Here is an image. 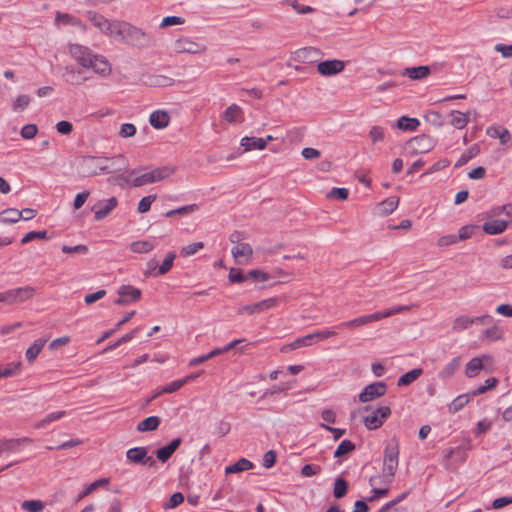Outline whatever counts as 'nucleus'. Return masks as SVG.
<instances>
[{"mask_svg": "<svg viewBox=\"0 0 512 512\" xmlns=\"http://www.w3.org/2000/svg\"><path fill=\"white\" fill-rule=\"evenodd\" d=\"M128 161L124 155L119 154L113 158L85 156L78 164V172L82 177H91L98 174H109L128 171Z\"/></svg>", "mask_w": 512, "mask_h": 512, "instance_id": "obj_1", "label": "nucleus"}, {"mask_svg": "<svg viewBox=\"0 0 512 512\" xmlns=\"http://www.w3.org/2000/svg\"><path fill=\"white\" fill-rule=\"evenodd\" d=\"M176 171L175 167L172 166H162L155 168L154 170L143 173L134 179H130L129 177H124L123 175H119L116 177L117 180H122L127 185L132 187H141L148 184H152L155 182L162 181L171 175H173Z\"/></svg>", "mask_w": 512, "mask_h": 512, "instance_id": "obj_2", "label": "nucleus"}, {"mask_svg": "<svg viewBox=\"0 0 512 512\" xmlns=\"http://www.w3.org/2000/svg\"><path fill=\"white\" fill-rule=\"evenodd\" d=\"M399 464V443L391 440L385 447L382 467V482L390 484L395 476Z\"/></svg>", "mask_w": 512, "mask_h": 512, "instance_id": "obj_3", "label": "nucleus"}, {"mask_svg": "<svg viewBox=\"0 0 512 512\" xmlns=\"http://www.w3.org/2000/svg\"><path fill=\"white\" fill-rule=\"evenodd\" d=\"M410 309H411V306H407V305L395 306V307L390 308V309H385L383 311H377V312H375L373 314L363 315V316L357 317V318H355L353 320L342 322V323H340L338 325V327L339 328L354 329V328H357V327H360V326L367 325V324L372 323V322L379 321V320H381L383 318H387V317H390L392 315L401 313L403 311H408Z\"/></svg>", "mask_w": 512, "mask_h": 512, "instance_id": "obj_4", "label": "nucleus"}, {"mask_svg": "<svg viewBox=\"0 0 512 512\" xmlns=\"http://www.w3.org/2000/svg\"><path fill=\"white\" fill-rule=\"evenodd\" d=\"M125 43L137 49H147L156 46L157 40L152 34L131 24Z\"/></svg>", "mask_w": 512, "mask_h": 512, "instance_id": "obj_5", "label": "nucleus"}, {"mask_svg": "<svg viewBox=\"0 0 512 512\" xmlns=\"http://www.w3.org/2000/svg\"><path fill=\"white\" fill-rule=\"evenodd\" d=\"M363 411L367 412L362 420L368 430L380 428L384 421L391 415V409L388 406H380L375 410H372L370 406H365Z\"/></svg>", "mask_w": 512, "mask_h": 512, "instance_id": "obj_6", "label": "nucleus"}, {"mask_svg": "<svg viewBox=\"0 0 512 512\" xmlns=\"http://www.w3.org/2000/svg\"><path fill=\"white\" fill-rule=\"evenodd\" d=\"M34 294L35 289L30 286L11 289L0 293V302L8 305L22 303L31 299Z\"/></svg>", "mask_w": 512, "mask_h": 512, "instance_id": "obj_7", "label": "nucleus"}, {"mask_svg": "<svg viewBox=\"0 0 512 512\" xmlns=\"http://www.w3.org/2000/svg\"><path fill=\"white\" fill-rule=\"evenodd\" d=\"M493 365V358L488 354H482L472 358L465 366L464 374L468 378H474L480 371Z\"/></svg>", "mask_w": 512, "mask_h": 512, "instance_id": "obj_8", "label": "nucleus"}, {"mask_svg": "<svg viewBox=\"0 0 512 512\" xmlns=\"http://www.w3.org/2000/svg\"><path fill=\"white\" fill-rule=\"evenodd\" d=\"M126 458L128 461L139 464V465H147L149 467H154L156 465V460L148 455L147 447L139 446L133 447L127 450Z\"/></svg>", "mask_w": 512, "mask_h": 512, "instance_id": "obj_9", "label": "nucleus"}, {"mask_svg": "<svg viewBox=\"0 0 512 512\" xmlns=\"http://www.w3.org/2000/svg\"><path fill=\"white\" fill-rule=\"evenodd\" d=\"M119 297L114 301L115 305L124 306L141 299L142 292L132 285H121L118 289Z\"/></svg>", "mask_w": 512, "mask_h": 512, "instance_id": "obj_10", "label": "nucleus"}, {"mask_svg": "<svg viewBox=\"0 0 512 512\" xmlns=\"http://www.w3.org/2000/svg\"><path fill=\"white\" fill-rule=\"evenodd\" d=\"M69 53L83 68L91 66V60L95 55L90 48L80 44H70Z\"/></svg>", "mask_w": 512, "mask_h": 512, "instance_id": "obj_11", "label": "nucleus"}, {"mask_svg": "<svg viewBox=\"0 0 512 512\" xmlns=\"http://www.w3.org/2000/svg\"><path fill=\"white\" fill-rule=\"evenodd\" d=\"M174 49L177 53L199 54L205 52L207 47L188 37H182L175 41Z\"/></svg>", "mask_w": 512, "mask_h": 512, "instance_id": "obj_12", "label": "nucleus"}, {"mask_svg": "<svg viewBox=\"0 0 512 512\" xmlns=\"http://www.w3.org/2000/svg\"><path fill=\"white\" fill-rule=\"evenodd\" d=\"M131 23L123 20H113L111 24L108 26V30L106 32L107 35L111 36L117 41L126 42L128 37V32L130 31Z\"/></svg>", "mask_w": 512, "mask_h": 512, "instance_id": "obj_13", "label": "nucleus"}, {"mask_svg": "<svg viewBox=\"0 0 512 512\" xmlns=\"http://www.w3.org/2000/svg\"><path fill=\"white\" fill-rule=\"evenodd\" d=\"M387 391V385L384 382H374L367 385L359 394V400L362 403L372 401L385 395Z\"/></svg>", "mask_w": 512, "mask_h": 512, "instance_id": "obj_14", "label": "nucleus"}, {"mask_svg": "<svg viewBox=\"0 0 512 512\" xmlns=\"http://www.w3.org/2000/svg\"><path fill=\"white\" fill-rule=\"evenodd\" d=\"M345 69V62L338 59L325 60L317 65V72L321 76L331 77L341 73Z\"/></svg>", "mask_w": 512, "mask_h": 512, "instance_id": "obj_15", "label": "nucleus"}, {"mask_svg": "<svg viewBox=\"0 0 512 512\" xmlns=\"http://www.w3.org/2000/svg\"><path fill=\"white\" fill-rule=\"evenodd\" d=\"M91 68L96 74L102 78L109 77L112 73V66L109 61L102 55L95 54L91 60Z\"/></svg>", "mask_w": 512, "mask_h": 512, "instance_id": "obj_16", "label": "nucleus"}, {"mask_svg": "<svg viewBox=\"0 0 512 512\" xmlns=\"http://www.w3.org/2000/svg\"><path fill=\"white\" fill-rule=\"evenodd\" d=\"M117 203H118V201H117L116 197H111L108 200L99 202L95 206V210H94L95 219L97 221H100V220L104 219L105 217H107L112 212V210H114L116 208Z\"/></svg>", "mask_w": 512, "mask_h": 512, "instance_id": "obj_17", "label": "nucleus"}, {"mask_svg": "<svg viewBox=\"0 0 512 512\" xmlns=\"http://www.w3.org/2000/svg\"><path fill=\"white\" fill-rule=\"evenodd\" d=\"M174 79L160 74H147L143 76V83L150 87H169L174 84Z\"/></svg>", "mask_w": 512, "mask_h": 512, "instance_id": "obj_18", "label": "nucleus"}, {"mask_svg": "<svg viewBox=\"0 0 512 512\" xmlns=\"http://www.w3.org/2000/svg\"><path fill=\"white\" fill-rule=\"evenodd\" d=\"M431 74V69L427 65L417 67H406L402 70L401 75L408 77L414 81H420L427 78Z\"/></svg>", "mask_w": 512, "mask_h": 512, "instance_id": "obj_19", "label": "nucleus"}, {"mask_svg": "<svg viewBox=\"0 0 512 512\" xmlns=\"http://www.w3.org/2000/svg\"><path fill=\"white\" fill-rule=\"evenodd\" d=\"M171 117L165 110H156L150 114L149 122L155 129H164L170 123Z\"/></svg>", "mask_w": 512, "mask_h": 512, "instance_id": "obj_20", "label": "nucleus"}, {"mask_svg": "<svg viewBox=\"0 0 512 512\" xmlns=\"http://www.w3.org/2000/svg\"><path fill=\"white\" fill-rule=\"evenodd\" d=\"M508 225H509L508 221L494 219V220L486 221L483 224L482 229L485 233H487L489 235H498V234H501L502 232H504L506 230V228L508 227Z\"/></svg>", "mask_w": 512, "mask_h": 512, "instance_id": "obj_21", "label": "nucleus"}, {"mask_svg": "<svg viewBox=\"0 0 512 512\" xmlns=\"http://www.w3.org/2000/svg\"><path fill=\"white\" fill-rule=\"evenodd\" d=\"M222 118L230 124L243 121V111L237 104L228 106L222 114Z\"/></svg>", "mask_w": 512, "mask_h": 512, "instance_id": "obj_22", "label": "nucleus"}, {"mask_svg": "<svg viewBox=\"0 0 512 512\" xmlns=\"http://www.w3.org/2000/svg\"><path fill=\"white\" fill-rule=\"evenodd\" d=\"M32 443V439L28 437L17 438V439H3L0 440V453L13 452L20 444Z\"/></svg>", "mask_w": 512, "mask_h": 512, "instance_id": "obj_23", "label": "nucleus"}, {"mask_svg": "<svg viewBox=\"0 0 512 512\" xmlns=\"http://www.w3.org/2000/svg\"><path fill=\"white\" fill-rule=\"evenodd\" d=\"M56 24L70 25L80 27L83 31L87 29L82 21L68 13L57 12L55 17Z\"/></svg>", "mask_w": 512, "mask_h": 512, "instance_id": "obj_24", "label": "nucleus"}, {"mask_svg": "<svg viewBox=\"0 0 512 512\" xmlns=\"http://www.w3.org/2000/svg\"><path fill=\"white\" fill-rule=\"evenodd\" d=\"M87 18L89 21L98 29H100L103 33L106 34L108 30V26L111 24V21H109L107 18H105L100 13H97L95 11H88L87 12Z\"/></svg>", "mask_w": 512, "mask_h": 512, "instance_id": "obj_25", "label": "nucleus"}, {"mask_svg": "<svg viewBox=\"0 0 512 512\" xmlns=\"http://www.w3.org/2000/svg\"><path fill=\"white\" fill-rule=\"evenodd\" d=\"M241 146L244 147L245 151L254 149L262 150L267 146V140H264V138L246 136L241 139Z\"/></svg>", "mask_w": 512, "mask_h": 512, "instance_id": "obj_26", "label": "nucleus"}, {"mask_svg": "<svg viewBox=\"0 0 512 512\" xmlns=\"http://www.w3.org/2000/svg\"><path fill=\"white\" fill-rule=\"evenodd\" d=\"M23 213L15 208H7L0 213V222L5 224H13L21 220Z\"/></svg>", "mask_w": 512, "mask_h": 512, "instance_id": "obj_27", "label": "nucleus"}, {"mask_svg": "<svg viewBox=\"0 0 512 512\" xmlns=\"http://www.w3.org/2000/svg\"><path fill=\"white\" fill-rule=\"evenodd\" d=\"M252 468H253V463L250 460H248L246 458H241L236 463L227 466L225 468V473L226 474H234V473L248 471Z\"/></svg>", "mask_w": 512, "mask_h": 512, "instance_id": "obj_28", "label": "nucleus"}, {"mask_svg": "<svg viewBox=\"0 0 512 512\" xmlns=\"http://www.w3.org/2000/svg\"><path fill=\"white\" fill-rule=\"evenodd\" d=\"M160 418L158 416H150V417H147L146 419L140 421L138 424H137V431L138 432H148V431H154L158 428V426L160 425Z\"/></svg>", "mask_w": 512, "mask_h": 512, "instance_id": "obj_29", "label": "nucleus"}, {"mask_svg": "<svg viewBox=\"0 0 512 512\" xmlns=\"http://www.w3.org/2000/svg\"><path fill=\"white\" fill-rule=\"evenodd\" d=\"M232 255L236 261H240V258H251L253 255V249L248 243H239L237 246L232 248Z\"/></svg>", "mask_w": 512, "mask_h": 512, "instance_id": "obj_30", "label": "nucleus"}, {"mask_svg": "<svg viewBox=\"0 0 512 512\" xmlns=\"http://www.w3.org/2000/svg\"><path fill=\"white\" fill-rule=\"evenodd\" d=\"M47 339L39 338L26 350V358L29 363H32L42 351Z\"/></svg>", "mask_w": 512, "mask_h": 512, "instance_id": "obj_31", "label": "nucleus"}, {"mask_svg": "<svg viewBox=\"0 0 512 512\" xmlns=\"http://www.w3.org/2000/svg\"><path fill=\"white\" fill-rule=\"evenodd\" d=\"M313 336L312 334H308L304 337H301V338H297L295 341H293L292 343L290 344H287V345H284L282 348H281V351L282 352H286L288 350H295V349H298L302 346H310L313 344Z\"/></svg>", "mask_w": 512, "mask_h": 512, "instance_id": "obj_32", "label": "nucleus"}, {"mask_svg": "<svg viewBox=\"0 0 512 512\" xmlns=\"http://www.w3.org/2000/svg\"><path fill=\"white\" fill-rule=\"evenodd\" d=\"M399 204V197L392 196L379 204V210L382 215H389L395 211Z\"/></svg>", "mask_w": 512, "mask_h": 512, "instance_id": "obj_33", "label": "nucleus"}, {"mask_svg": "<svg viewBox=\"0 0 512 512\" xmlns=\"http://www.w3.org/2000/svg\"><path fill=\"white\" fill-rule=\"evenodd\" d=\"M469 122V113L457 110L451 111V125L457 129H463Z\"/></svg>", "mask_w": 512, "mask_h": 512, "instance_id": "obj_34", "label": "nucleus"}, {"mask_svg": "<svg viewBox=\"0 0 512 512\" xmlns=\"http://www.w3.org/2000/svg\"><path fill=\"white\" fill-rule=\"evenodd\" d=\"M422 373L423 370L421 368L412 369L411 371L405 373L398 379L397 385L399 387L407 386L412 382L416 381L422 375Z\"/></svg>", "mask_w": 512, "mask_h": 512, "instance_id": "obj_35", "label": "nucleus"}, {"mask_svg": "<svg viewBox=\"0 0 512 512\" xmlns=\"http://www.w3.org/2000/svg\"><path fill=\"white\" fill-rule=\"evenodd\" d=\"M66 81L72 85H81L87 78L81 77V71L77 70L74 66L65 67Z\"/></svg>", "mask_w": 512, "mask_h": 512, "instance_id": "obj_36", "label": "nucleus"}, {"mask_svg": "<svg viewBox=\"0 0 512 512\" xmlns=\"http://www.w3.org/2000/svg\"><path fill=\"white\" fill-rule=\"evenodd\" d=\"M419 125L420 122L417 118L402 116L397 121V127L404 131H415Z\"/></svg>", "mask_w": 512, "mask_h": 512, "instance_id": "obj_37", "label": "nucleus"}, {"mask_svg": "<svg viewBox=\"0 0 512 512\" xmlns=\"http://www.w3.org/2000/svg\"><path fill=\"white\" fill-rule=\"evenodd\" d=\"M487 134L492 138L498 137L502 144H506L511 137V134L507 129L499 127H489L487 129Z\"/></svg>", "mask_w": 512, "mask_h": 512, "instance_id": "obj_38", "label": "nucleus"}, {"mask_svg": "<svg viewBox=\"0 0 512 512\" xmlns=\"http://www.w3.org/2000/svg\"><path fill=\"white\" fill-rule=\"evenodd\" d=\"M108 483H109V479L108 478H100V479L92 482L83 491H81L78 494V496L76 498V501L82 500L83 498H85L86 496L91 494L94 490H96L98 487L103 486V485H107Z\"/></svg>", "mask_w": 512, "mask_h": 512, "instance_id": "obj_39", "label": "nucleus"}, {"mask_svg": "<svg viewBox=\"0 0 512 512\" xmlns=\"http://www.w3.org/2000/svg\"><path fill=\"white\" fill-rule=\"evenodd\" d=\"M470 397V393L456 397L448 406L449 412L456 413L460 411L470 401Z\"/></svg>", "mask_w": 512, "mask_h": 512, "instance_id": "obj_40", "label": "nucleus"}, {"mask_svg": "<svg viewBox=\"0 0 512 512\" xmlns=\"http://www.w3.org/2000/svg\"><path fill=\"white\" fill-rule=\"evenodd\" d=\"M279 302H280L279 297L268 298V299L259 301L257 303H254V309H255L256 313H261L265 310L272 309V308L276 307Z\"/></svg>", "mask_w": 512, "mask_h": 512, "instance_id": "obj_41", "label": "nucleus"}, {"mask_svg": "<svg viewBox=\"0 0 512 512\" xmlns=\"http://www.w3.org/2000/svg\"><path fill=\"white\" fill-rule=\"evenodd\" d=\"M461 365L460 357L453 358L445 368L440 372V376L442 378H450L455 374V372L459 369Z\"/></svg>", "mask_w": 512, "mask_h": 512, "instance_id": "obj_42", "label": "nucleus"}, {"mask_svg": "<svg viewBox=\"0 0 512 512\" xmlns=\"http://www.w3.org/2000/svg\"><path fill=\"white\" fill-rule=\"evenodd\" d=\"M130 249L134 253H148L154 249V245L148 240H139L132 242Z\"/></svg>", "mask_w": 512, "mask_h": 512, "instance_id": "obj_43", "label": "nucleus"}, {"mask_svg": "<svg viewBox=\"0 0 512 512\" xmlns=\"http://www.w3.org/2000/svg\"><path fill=\"white\" fill-rule=\"evenodd\" d=\"M175 258L176 254L174 252H169L162 264L158 267L157 273H154V276L164 275L169 272L173 266Z\"/></svg>", "mask_w": 512, "mask_h": 512, "instance_id": "obj_44", "label": "nucleus"}, {"mask_svg": "<svg viewBox=\"0 0 512 512\" xmlns=\"http://www.w3.org/2000/svg\"><path fill=\"white\" fill-rule=\"evenodd\" d=\"M355 450V444L350 440H343L334 452L335 458H340Z\"/></svg>", "mask_w": 512, "mask_h": 512, "instance_id": "obj_45", "label": "nucleus"}, {"mask_svg": "<svg viewBox=\"0 0 512 512\" xmlns=\"http://www.w3.org/2000/svg\"><path fill=\"white\" fill-rule=\"evenodd\" d=\"M44 507L41 500H25L21 503V508L26 512H42Z\"/></svg>", "mask_w": 512, "mask_h": 512, "instance_id": "obj_46", "label": "nucleus"}, {"mask_svg": "<svg viewBox=\"0 0 512 512\" xmlns=\"http://www.w3.org/2000/svg\"><path fill=\"white\" fill-rule=\"evenodd\" d=\"M66 415V412L65 411H56V412H52L48 415H46L45 418H43L42 420H40L39 422H37L35 424V428L36 429H42L44 428L47 424L53 422V421H56L58 419H61L62 417H64Z\"/></svg>", "mask_w": 512, "mask_h": 512, "instance_id": "obj_47", "label": "nucleus"}, {"mask_svg": "<svg viewBox=\"0 0 512 512\" xmlns=\"http://www.w3.org/2000/svg\"><path fill=\"white\" fill-rule=\"evenodd\" d=\"M348 489V483L347 481L340 477L335 480L334 483V489H333V495L335 498L339 499L346 495Z\"/></svg>", "mask_w": 512, "mask_h": 512, "instance_id": "obj_48", "label": "nucleus"}, {"mask_svg": "<svg viewBox=\"0 0 512 512\" xmlns=\"http://www.w3.org/2000/svg\"><path fill=\"white\" fill-rule=\"evenodd\" d=\"M497 384H498L497 378H495V377L488 378L485 381L484 385H481V386L477 387L476 389L472 390L470 392V394L472 397L481 395V394L485 393L486 391L494 388Z\"/></svg>", "mask_w": 512, "mask_h": 512, "instance_id": "obj_49", "label": "nucleus"}, {"mask_svg": "<svg viewBox=\"0 0 512 512\" xmlns=\"http://www.w3.org/2000/svg\"><path fill=\"white\" fill-rule=\"evenodd\" d=\"M484 335L490 341H497L503 337V331L497 325L492 324L490 327L484 330Z\"/></svg>", "mask_w": 512, "mask_h": 512, "instance_id": "obj_50", "label": "nucleus"}, {"mask_svg": "<svg viewBox=\"0 0 512 512\" xmlns=\"http://www.w3.org/2000/svg\"><path fill=\"white\" fill-rule=\"evenodd\" d=\"M203 247H204L203 242H194V243L188 244L186 246H183L181 248L180 254L183 257H189V256L196 254Z\"/></svg>", "mask_w": 512, "mask_h": 512, "instance_id": "obj_51", "label": "nucleus"}, {"mask_svg": "<svg viewBox=\"0 0 512 512\" xmlns=\"http://www.w3.org/2000/svg\"><path fill=\"white\" fill-rule=\"evenodd\" d=\"M198 208L199 207L197 204L185 205V206L179 207L177 209L167 211L165 213V217H172L175 214H181V215L189 214V213H192V212L198 210Z\"/></svg>", "mask_w": 512, "mask_h": 512, "instance_id": "obj_52", "label": "nucleus"}, {"mask_svg": "<svg viewBox=\"0 0 512 512\" xmlns=\"http://www.w3.org/2000/svg\"><path fill=\"white\" fill-rule=\"evenodd\" d=\"M411 143H414L422 153L428 152L432 147L430 138L426 136L415 137L411 140Z\"/></svg>", "mask_w": 512, "mask_h": 512, "instance_id": "obj_53", "label": "nucleus"}, {"mask_svg": "<svg viewBox=\"0 0 512 512\" xmlns=\"http://www.w3.org/2000/svg\"><path fill=\"white\" fill-rule=\"evenodd\" d=\"M283 4L291 6L298 14H308L314 11L311 6L301 5L297 0H284Z\"/></svg>", "mask_w": 512, "mask_h": 512, "instance_id": "obj_54", "label": "nucleus"}, {"mask_svg": "<svg viewBox=\"0 0 512 512\" xmlns=\"http://www.w3.org/2000/svg\"><path fill=\"white\" fill-rule=\"evenodd\" d=\"M472 324L473 320L471 317L459 316L454 320L453 329L456 331H462L470 327Z\"/></svg>", "mask_w": 512, "mask_h": 512, "instance_id": "obj_55", "label": "nucleus"}, {"mask_svg": "<svg viewBox=\"0 0 512 512\" xmlns=\"http://www.w3.org/2000/svg\"><path fill=\"white\" fill-rule=\"evenodd\" d=\"M244 339H236V340H233L232 342H230L229 344H227L226 346H224L223 348H215L213 349L212 351H210L207 356L209 359L221 354V353H226L228 351H230L231 349H233L237 344L243 342Z\"/></svg>", "mask_w": 512, "mask_h": 512, "instance_id": "obj_56", "label": "nucleus"}, {"mask_svg": "<svg viewBox=\"0 0 512 512\" xmlns=\"http://www.w3.org/2000/svg\"><path fill=\"white\" fill-rule=\"evenodd\" d=\"M155 199L156 195H148L143 197L138 204V212L141 214L148 212Z\"/></svg>", "mask_w": 512, "mask_h": 512, "instance_id": "obj_57", "label": "nucleus"}, {"mask_svg": "<svg viewBox=\"0 0 512 512\" xmlns=\"http://www.w3.org/2000/svg\"><path fill=\"white\" fill-rule=\"evenodd\" d=\"M47 231H30L22 239L21 244H26L35 239H47Z\"/></svg>", "mask_w": 512, "mask_h": 512, "instance_id": "obj_58", "label": "nucleus"}, {"mask_svg": "<svg viewBox=\"0 0 512 512\" xmlns=\"http://www.w3.org/2000/svg\"><path fill=\"white\" fill-rule=\"evenodd\" d=\"M29 104H30L29 96L24 95V94L19 95L13 103V110L14 111L24 110L28 107Z\"/></svg>", "mask_w": 512, "mask_h": 512, "instance_id": "obj_59", "label": "nucleus"}, {"mask_svg": "<svg viewBox=\"0 0 512 512\" xmlns=\"http://www.w3.org/2000/svg\"><path fill=\"white\" fill-rule=\"evenodd\" d=\"M184 501V496L180 492H176L171 495L168 502L165 503L164 508L165 509H172L180 505Z\"/></svg>", "mask_w": 512, "mask_h": 512, "instance_id": "obj_60", "label": "nucleus"}, {"mask_svg": "<svg viewBox=\"0 0 512 512\" xmlns=\"http://www.w3.org/2000/svg\"><path fill=\"white\" fill-rule=\"evenodd\" d=\"M38 132V128L35 124H26L21 129V136L24 139H33Z\"/></svg>", "mask_w": 512, "mask_h": 512, "instance_id": "obj_61", "label": "nucleus"}, {"mask_svg": "<svg viewBox=\"0 0 512 512\" xmlns=\"http://www.w3.org/2000/svg\"><path fill=\"white\" fill-rule=\"evenodd\" d=\"M185 22V20L182 17L179 16H167L163 18V20L160 23V28H166L169 26L174 25H181Z\"/></svg>", "mask_w": 512, "mask_h": 512, "instance_id": "obj_62", "label": "nucleus"}, {"mask_svg": "<svg viewBox=\"0 0 512 512\" xmlns=\"http://www.w3.org/2000/svg\"><path fill=\"white\" fill-rule=\"evenodd\" d=\"M321 472V467L319 465L315 464H306L301 469V474L304 477H312L314 475H317Z\"/></svg>", "mask_w": 512, "mask_h": 512, "instance_id": "obj_63", "label": "nucleus"}, {"mask_svg": "<svg viewBox=\"0 0 512 512\" xmlns=\"http://www.w3.org/2000/svg\"><path fill=\"white\" fill-rule=\"evenodd\" d=\"M247 278L240 269L232 268L229 272L228 279L231 283H241Z\"/></svg>", "mask_w": 512, "mask_h": 512, "instance_id": "obj_64", "label": "nucleus"}]
</instances>
